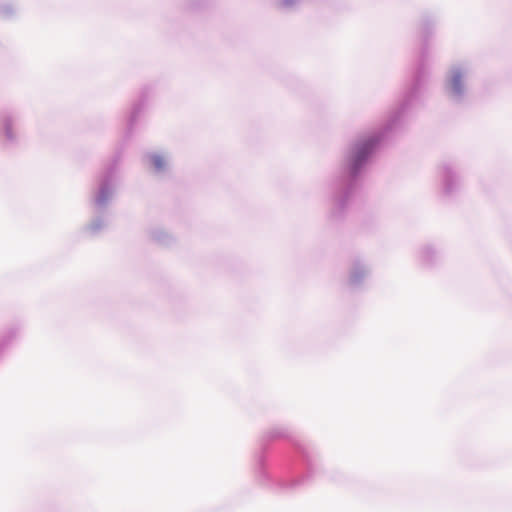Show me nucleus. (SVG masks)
Wrapping results in <instances>:
<instances>
[{
  "mask_svg": "<svg viewBox=\"0 0 512 512\" xmlns=\"http://www.w3.org/2000/svg\"><path fill=\"white\" fill-rule=\"evenodd\" d=\"M365 154H366V151L365 152L359 151L358 155H357V157L355 159V162L359 163L362 159H364Z\"/></svg>",
  "mask_w": 512,
  "mask_h": 512,
  "instance_id": "1",
  "label": "nucleus"
}]
</instances>
